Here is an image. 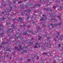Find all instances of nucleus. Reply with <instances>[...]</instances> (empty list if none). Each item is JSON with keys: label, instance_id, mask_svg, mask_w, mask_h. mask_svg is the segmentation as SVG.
<instances>
[{"label": "nucleus", "instance_id": "nucleus-26", "mask_svg": "<svg viewBox=\"0 0 63 63\" xmlns=\"http://www.w3.org/2000/svg\"><path fill=\"white\" fill-rule=\"evenodd\" d=\"M18 4H21V3H22V1H18Z\"/></svg>", "mask_w": 63, "mask_h": 63}, {"label": "nucleus", "instance_id": "nucleus-37", "mask_svg": "<svg viewBox=\"0 0 63 63\" xmlns=\"http://www.w3.org/2000/svg\"><path fill=\"white\" fill-rule=\"evenodd\" d=\"M27 19H28L29 18H30V16H28L27 17Z\"/></svg>", "mask_w": 63, "mask_h": 63}, {"label": "nucleus", "instance_id": "nucleus-12", "mask_svg": "<svg viewBox=\"0 0 63 63\" xmlns=\"http://www.w3.org/2000/svg\"><path fill=\"white\" fill-rule=\"evenodd\" d=\"M23 25H18V27H24V26H25V25L23 23Z\"/></svg>", "mask_w": 63, "mask_h": 63}, {"label": "nucleus", "instance_id": "nucleus-8", "mask_svg": "<svg viewBox=\"0 0 63 63\" xmlns=\"http://www.w3.org/2000/svg\"><path fill=\"white\" fill-rule=\"evenodd\" d=\"M19 35V36H20V35H21L19 33L17 32L16 33V35H14V36H12V37H16V35Z\"/></svg>", "mask_w": 63, "mask_h": 63}, {"label": "nucleus", "instance_id": "nucleus-32", "mask_svg": "<svg viewBox=\"0 0 63 63\" xmlns=\"http://www.w3.org/2000/svg\"><path fill=\"white\" fill-rule=\"evenodd\" d=\"M38 37H39V38L38 39V40H40L41 39V36H38Z\"/></svg>", "mask_w": 63, "mask_h": 63}, {"label": "nucleus", "instance_id": "nucleus-52", "mask_svg": "<svg viewBox=\"0 0 63 63\" xmlns=\"http://www.w3.org/2000/svg\"><path fill=\"white\" fill-rule=\"evenodd\" d=\"M37 29H40V27L38 26V28Z\"/></svg>", "mask_w": 63, "mask_h": 63}, {"label": "nucleus", "instance_id": "nucleus-30", "mask_svg": "<svg viewBox=\"0 0 63 63\" xmlns=\"http://www.w3.org/2000/svg\"><path fill=\"white\" fill-rule=\"evenodd\" d=\"M4 34V33H2V34L0 33V36H3V34Z\"/></svg>", "mask_w": 63, "mask_h": 63}, {"label": "nucleus", "instance_id": "nucleus-42", "mask_svg": "<svg viewBox=\"0 0 63 63\" xmlns=\"http://www.w3.org/2000/svg\"><path fill=\"white\" fill-rule=\"evenodd\" d=\"M24 6H23L22 7H21V9H24Z\"/></svg>", "mask_w": 63, "mask_h": 63}, {"label": "nucleus", "instance_id": "nucleus-11", "mask_svg": "<svg viewBox=\"0 0 63 63\" xmlns=\"http://www.w3.org/2000/svg\"><path fill=\"white\" fill-rule=\"evenodd\" d=\"M44 11H49V10L48 8H44Z\"/></svg>", "mask_w": 63, "mask_h": 63}, {"label": "nucleus", "instance_id": "nucleus-58", "mask_svg": "<svg viewBox=\"0 0 63 63\" xmlns=\"http://www.w3.org/2000/svg\"><path fill=\"white\" fill-rule=\"evenodd\" d=\"M47 15H49V13H47Z\"/></svg>", "mask_w": 63, "mask_h": 63}, {"label": "nucleus", "instance_id": "nucleus-19", "mask_svg": "<svg viewBox=\"0 0 63 63\" xmlns=\"http://www.w3.org/2000/svg\"><path fill=\"white\" fill-rule=\"evenodd\" d=\"M7 42H6L5 43L3 42L1 44V45H4V44H7Z\"/></svg>", "mask_w": 63, "mask_h": 63}, {"label": "nucleus", "instance_id": "nucleus-49", "mask_svg": "<svg viewBox=\"0 0 63 63\" xmlns=\"http://www.w3.org/2000/svg\"><path fill=\"white\" fill-rule=\"evenodd\" d=\"M54 40H55V41H57L56 39L55 38H54Z\"/></svg>", "mask_w": 63, "mask_h": 63}, {"label": "nucleus", "instance_id": "nucleus-62", "mask_svg": "<svg viewBox=\"0 0 63 63\" xmlns=\"http://www.w3.org/2000/svg\"><path fill=\"white\" fill-rule=\"evenodd\" d=\"M15 19H15V18L13 19L14 21H15Z\"/></svg>", "mask_w": 63, "mask_h": 63}, {"label": "nucleus", "instance_id": "nucleus-54", "mask_svg": "<svg viewBox=\"0 0 63 63\" xmlns=\"http://www.w3.org/2000/svg\"><path fill=\"white\" fill-rule=\"evenodd\" d=\"M42 0H40V3H41V2H42Z\"/></svg>", "mask_w": 63, "mask_h": 63}, {"label": "nucleus", "instance_id": "nucleus-35", "mask_svg": "<svg viewBox=\"0 0 63 63\" xmlns=\"http://www.w3.org/2000/svg\"><path fill=\"white\" fill-rule=\"evenodd\" d=\"M30 60H31L30 59H28V62H30Z\"/></svg>", "mask_w": 63, "mask_h": 63}, {"label": "nucleus", "instance_id": "nucleus-40", "mask_svg": "<svg viewBox=\"0 0 63 63\" xmlns=\"http://www.w3.org/2000/svg\"><path fill=\"white\" fill-rule=\"evenodd\" d=\"M7 41L8 42H10L11 41V40H10L9 39H8Z\"/></svg>", "mask_w": 63, "mask_h": 63}, {"label": "nucleus", "instance_id": "nucleus-39", "mask_svg": "<svg viewBox=\"0 0 63 63\" xmlns=\"http://www.w3.org/2000/svg\"><path fill=\"white\" fill-rule=\"evenodd\" d=\"M52 7L53 9H55V8H56V6H55Z\"/></svg>", "mask_w": 63, "mask_h": 63}, {"label": "nucleus", "instance_id": "nucleus-1", "mask_svg": "<svg viewBox=\"0 0 63 63\" xmlns=\"http://www.w3.org/2000/svg\"><path fill=\"white\" fill-rule=\"evenodd\" d=\"M31 33L32 34H34V35H36V34H37V32H32V31H29L28 30L27 31H23L22 32V33L24 35H27L29 33Z\"/></svg>", "mask_w": 63, "mask_h": 63}, {"label": "nucleus", "instance_id": "nucleus-29", "mask_svg": "<svg viewBox=\"0 0 63 63\" xmlns=\"http://www.w3.org/2000/svg\"><path fill=\"white\" fill-rule=\"evenodd\" d=\"M32 4H29L28 6H29V7H30L31 6H32Z\"/></svg>", "mask_w": 63, "mask_h": 63}, {"label": "nucleus", "instance_id": "nucleus-23", "mask_svg": "<svg viewBox=\"0 0 63 63\" xmlns=\"http://www.w3.org/2000/svg\"><path fill=\"white\" fill-rule=\"evenodd\" d=\"M11 27H13V28H16V27H15V26L14 24H13L11 26Z\"/></svg>", "mask_w": 63, "mask_h": 63}, {"label": "nucleus", "instance_id": "nucleus-21", "mask_svg": "<svg viewBox=\"0 0 63 63\" xmlns=\"http://www.w3.org/2000/svg\"><path fill=\"white\" fill-rule=\"evenodd\" d=\"M43 55L45 56H46V55H47V53L46 52L43 53Z\"/></svg>", "mask_w": 63, "mask_h": 63}, {"label": "nucleus", "instance_id": "nucleus-28", "mask_svg": "<svg viewBox=\"0 0 63 63\" xmlns=\"http://www.w3.org/2000/svg\"><path fill=\"white\" fill-rule=\"evenodd\" d=\"M43 16H44V17H46V16H47V15H46L45 14H43L42 15Z\"/></svg>", "mask_w": 63, "mask_h": 63}, {"label": "nucleus", "instance_id": "nucleus-59", "mask_svg": "<svg viewBox=\"0 0 63 63\" xmlns=\"http://www.w3.org/2000/svg\"><path fill=\"white\" fill-rule=\"evenodd\" d=\"M37 59H39V57H37Z\"/></svg>", "mask_w": 63, "mask_h": 63}, {"label": "nucleus", "instance_id": "nucleus-13", "mask_svg": "<svg viewBox=\"0 0 63 63\" xmlns=\"http://www.w3.org/2000/svg\"><path fill=\"white\" fill-rule=\"evenodd\" d=\"M15 48L16 50H17L18 51H19V50H20V49L18 48L17 47H15Z\"/></svg>", "mask_w": 63, "mask_h": 63}, {"label": "nucleus", "instance_id": "nucleus-25", "mask_svg": "<svg viewBox=\"0 0 63 63\" xmlns=\"http://www.w3.org/2000/svg\"><path fill=\"white\" fill-rule=\"evenodd\" d=\"M47 38L48 40H50L51 39V37H47Z\"/></svg>", "mask_w": 63, "mask_h": 63}, {"label": "nucleus", "instance_id": "nucleus-43", "mask_svg": "<svg viewBox=\"0 0 63 63\" xmlns=\"http://www.w3.org/2000/svg\"><path fill=\"white\" fill-rule=\"evenodd\" d=\"M41 62L42 63H44V62H44V61H41Z\"/></svg>", "mask_w": 63, "mask_h": 63}, {"label": "nucleus", "instance_id": "nucleus-41", "mask_svg": "<svg viewBox=\"0 0 63 63\" xmlns=\"http://www.w3.org/2000/svg\"><path fill=\"white\" fill-rule=\"evenodd\" d=\"M58 17H59V18H60V17H61V16L60 15L59 16H58Z\"/></svg>", "mask_w": 63, "mask_h": 63}, {"label": "nucleus", "instance_id": "nucleus-44", "mask_svg": "<svg viewBox=\"0 0 63 63\" xmlns=\"http://www.w3.org/2000/svg\"><path fill=\"white\" fill-rule=\"evenodd\" d=\"M13 7H14V8H16V5H14Z\"/></svg>", "mask_w": 63, "mask_h": 63}, {"label": "nucleus", "instance_id": "nucleus-61", "mask_svg": "<svg viewBox=\"0 0 63 63\" xmlns=\"http://www.w3.org/2000/svg\"><path fill=\"white\" fill-rule=\"evenodd\" d=\"M23 4H21V6H23Z\"/></svg>", "mask_w": 63, "mask_h": 63}, {"label": "nucleus", "instance_id": "nucleus-14", "mask_svg": "<svg viewBox=\"0 0 63 63\" xmlns=\"http://www.w3.org/2000/svg\"><path fill=\"white\" fill-rule=\"evenodd\" d=\"M7 4L6 3L5 4H3V3H1V6H3V7H6L7 5Z\"/></svg>", "mask_w": 63, "mask_h": 63}, {"label": "nucleus", "instance_id": "nucleus-34", "mask_svg": "<svg viewBox=\"0 0 63 63\" xmlns=\"http://www.w3.org/2000/svg\"><path fill=\"white\" fill-rule=\"evenodd\" d=\"M57 26V24H54V27H55V26Z\"/></svg>", "mask_w": 63, "mask_h": 63}, {"label": "nucleus", "instance_id": "nucleus-24", "mask_svg": "<svg viewBox=\"0 0 63 63\" xmlns=\"http://www.w3.org/2000/svg\"><path fill=\"white\" fill-rule=\"evenodd\" d=\"M36 44L37 45V46H39V47H41V46H40V44H38L37 43H36Z\"/></svg>", "mask_w": 63, "mask_h": 63}, {"label": "nucleus", "instance_id": "nucleus-60", "mask_svg": "<svg viewBox=\"0 0 63 63\" xmlns=\"http://www.w3.org/2000/svg\"><path fill=\"white\" fill-rule=\"evenodd\" d=\"M57 6V7H59V5H56Z\"/></svg>", "mask_w": 63, "mask_h": 63}, {"label": "nucleus", "instance_id": "nucleus-56", "mask_svg": "<svg viewBox=\"0 0 63 63\" xmlns=\"http://www.w3.org/2000/svg\"><path fill=\"white\" fill-rule=\"evenodd\" d=\"M52 27H54V25L53 24L52 25Z\"/></svg>", "mask_w": 63, "mask_h": 63}, {"label": "nucleus", "instance_id": "nucleus-9", "mask_svg": "<svg viewBox=\"0 0 63 63\" xmlns=\"http://www.w3.org/2000/svg\"><path fill=\"white\" fill-rule=\"evenodd\" d=\"M20 20V22L21 23H23V22H22V18L19 17L18 19V21H19Z\"/></svg>", "mask_w": 63, "mask_h": 63}, {"label": "nucleus", "instance_id": "nucleus-17", "mask_svg": "<svg viewBox=\"0 0 63 63\" xmlns=\"http://www.w3.org/2000/svg\"><path fill=\"white\" fill-rule=\"evenodd\" d=\"M42 47H45V44L43 43H42Z\"/></svg>", "mask_w": 63, "mask_h": 63}, {"label": "nucleus", "instance_id": "nucleus-15", "mask_svg": "<svg viewBox=\"0 0 63 63\" xmlns=\"http://www.w3.org/2000/svg\"><path fill=\"white\" fill-rule=\"evenodd\" d=\"M41 21H45L46 20L43 17H42V18H41L40 19Z\"/></svg>", "mask_w": 63, "mask_h": 63}, {"label": "nucleus", "instance_id": "nucleus-6", "mask_svg": "<svg viewBox=\"0 0 63 63\" xmlns=\"http://www.w3.org/2000/svg\"><path fill=\"white\" fill-rule=\"evenodd\" d=\"M19 38H20V39H23V42L25 43H26V40L25 41H24V40H23V38H20V37L19 36H17V39H19Z\"/></svg>", "mask_w": 63, "mask_h": 63}, {"label": "nucleus", "instance_id": "nucleus-18", "mask_svg": "<svg viewBox=\"0 0 63 63\" xmlns=\"http://www.w3.org/2000/svg\"><path fill=\"white\" fill-rule=\"evenodd\" d=\"M8 30L7 31V33H10V32H9V31H10V30H11V29H8Z\"/></svg>", "mask_w": 63, "mask_h": 63}, {"label": "nucleus", "instance_id": "nucleus-53", "mask_svg": "<svg viewBox=\"0 0 63 63\" xmlns=\"http://www.w3.org/2000/svg\"><path fill=\"white\" fill-rule=\"evenodd\" d=\"M61 23H58V24L59 25H61Z\"/></svg>", "mask_w": 63, "mask_h": 63}, {"label": "nucleus", "instance_id": "nucleus-16", "mask_svg": "<svg viewBox=\"0 0 63 63\" xmlns=\"http://www.w3.org/2000/svg\"><path fill=\"white\" fill-rule=\"evenodd\" d=\"M5 48H6V49H7V51H9L10 50V49L9 48H8V46H7L6 47H5Z\"/></svg>", "mask_w": 63, "mask_h": 63}, {"label": "nucleus", "instance_id": "nucleus-55", "mask_svg": "<svg viewBox=\"0 0 63 63\" xmlns=\"http://www.w3.org/2000/svg\"><path fill=\"white\" fill-rule=\"evenodd\" d=\"M58 46L60 47V44H59L58 45Z\"/></svg>", "mask_w": 63, "mask_h": 63}, {"label": "nucleus", "instance_id": "nucleus-64", "mask_svg": "<svg viewBox=\"0 0 63 63\" xmlns=\"http://www.w3.org/2000/svg\"><path fill=\"white\" fill-rule=\"evenodd\" d=\"M53 25V24H52L51 23L50 24V25Z\"/></svg>", "mask_w": 63, "mask_h": 63}, {"label": "nucleus", "instance_id": "nucleus-47", "mask_svg": "<svg viewBox=\"0 0 63 63\" xmlns=\"http://www.w3.org/2000/svg\"><path fill=\"white\" fill-rule=\"evenodd\" d=\"M12 58L11 57H9V59H10V60H11V59Z\"/></svg>", "mask_w": 63, "mask_h": 63}, {"label": "nucleus", "instance_id": "nucleus-27", "mask_svg": "<svg viewBox=\"0 0 63 63\" xmlns=\"http://www.w3.org/2000/svg\"><path fill=\"white\" fill-rule=\"evenodd\" d=\"M0 29L2 31H3L4 30V29H3V28H0Z\"/></svg>", "mask_w": 63, "mask_h": 63}, {"label": "nucleus", "instance_id": "nucleus-46", "mask_svg": "<svg viewBox=\"0 0 63 63\" xmlns=\"http://www.w3.org/2000/svg\"><path fill=\"white\" fill-rule=\"evenodd\" d=\"M47 1L46 0L45 1H43V2H44V3H46V2H47Z\"/></svg>", "mask_w": 63, "mask_h": 63}, {"label": "nucleus", "instance_id": "nucleus-63", "mask_svg": "<svg viewBox=\"0 0 63 63\" xmlns=\"http://www.w3.org/2000/svg\"><path fill=\"white\" fill-rule=\"evenodd\" d=\"M2 46H0V47L2 48Z\"/></svg>", "mask_w": 63, "mask_h": 63}, {"label": "nucleus", "instance_id": "nucleus-3", "mask_svg": "<svg viewBox=\"0 0 63 63\" xmlns=\"http://www.w3.org/2000/svg\"><path fill=\"white\" fill-rule=\"evenodd\" d=\"M32 12V10L31 9H30L28 10H26L24 11V13L22 12L20 13V15L21 16H22L24 14H26V16H27V14L28 13H30V12Z\"/></svg>", "mask_w": 63, "mask_h": 63}, {"label": "nucleus", "instance_id": "nucleus-5", "mask_svg": "<svg viewBox=\"0 0 63 63\" xmlns=\"http://www.w3.org/2000/svg\"><path fill=\"white\" fill-rule=\"evenodd\" d=\"M5 19V18H4V17H3L2 19H0V27H2V24L1 23L2 22H1V20H4Z\"/></svg>", "mask_w": 63, "mask_h": 63}, {"label": "nucleus", "instance_id": "nucleus-48", "mask_svg": "<svg viewBox=\"0 0 63 63\" xmlns=\"http://www.w3.org/2000/svg\"><path fill=\"white\" fill-rule=\"evenodd\" d=\"M19 60H21V61H22V60H23V59H22V58H21L19 59Z\"/></svg>", "mask_w": 63, "mask_h": 63}, {"label": "nucleus", "instance_id": "nucleus-22", "mask_svg": "<svg viewBox=\"0 0 63 63\" xmlns=\"http://www.w3.org/2000/svg\"><path fill=\"white\" fill-rule=\"evenodd\" d=\"M60 0H57L56 2H58V3H60Z\"/></svg>", "mask_w": 63, "mask_h": 63}, {"label": "nucleus", "instance_id": "nucleus-2", "mask_svg": "<svg viewBox=\"0 0 63 63\" xmlns=\"http://www.w3.org/2000/svg\"><path fill=\"white\" fill-rule=\"evenodd\" d=\"M12 8H13V7L12 6H10V9H7L6 11H5L4 12H0V14L1 15L2 14H4L5 12H6V15H8V16H9V12H10V11H11V10H12Z\"/></svg>", "mask_w": 63, "mask_h": 63}, {"label": "nucleus", "instance_id": "nucleus-33", "mask_svg": "<svg viewBox=\"0 0 63 63\" xmlns=\"http://www.w3.org/2000/svg\"><path fill=\"white\" fill-rule=\"evenodd\" d=\"M9 24H10V23H9L8 22L6 23V24L5 25H9Z\"/></svg>", "mask_w": 63, "mask_h": 63}, {"label": "nucleus", "instance_id": "nucleus-51", "mask_svg": "<svg viewBox=\"0 0 63 63\" xmlns=\"http://www.w3.org/2000/svg\"><path fill=\"white\" fill-rule=\"evenodd\" d=\"M13 32H14V29H12V33H13Z\"/></svg>", "mask_w": 63, "mask_h": 63}, {"label": "nucleus", "instance_id": "nucleus-50", "mask_svg": "<svg viewBox=\"0 0 63 63\" xmlns=\"http://www.w3.org/2000/svg\"><path fill=\"white\" fill-rule=\"evenodd\" d=\"M27 27L28 28H30V26H27Z\"/></svg>", "mask_w": 63, "mask_h": 63}, {"label": "nucleus", "instance_id": "nucleus-57", "mask_svg": "<svg viewBox=\"0 0 63 63\" xmlns=\"http://www.w3.org/2000/svg\"><path fill=\"white\" fill-rule=\"evenodd\" d=\"M52 51H50L49 52V53H52Z\"/></svg>", "mask_w": 63, "mask_h": 63}, {"label": "nucleus", "instance_id": "nucleus-36", "mask_svg": "<svg viewBox=\"0 0 63 63\" xmlns=\"http://www.w3.org/2000/svg\"><path fill=\"white\" fill-rule=\"evenodd\" d=\"M34 48H38V47H37V46H36V45H35V46H34Z\"/></svg>", "mask_w": 63, "mask_h": 63}, {"label": "nucleus", "instance_id": "nucleus-10", "mask_svg": "<svg viewBox=\"0 0 63 63\" xmlns=\"http://www.w3.org/2000/svg\"><path fill=\"white\" fill-rule=\"evenodd\" d=\"M41 5V4H40V3H38V4H36L35 6H34L33 8H35V7L36 6H37V7H39Z\"/></svg>", "mask_w": 63, "mask_h": 63}, {"label": "nucleus", "instance_id": "nucleus-38", "mask_svg": "<svg viewBox=\"0 0 63 63\" xmlns=\"http://www.w3.org/2000/svg\"><path fill=\"white\" fill-rule=\"evenodd\" d=\"M9 6H10V5H11V2L10 1H9Z\"/></svg>", "mask_w": 63, "mask_h": 63}, {"label": "nucleus", "instance_id": "nucleus-7", "mask_svg": "<svg viewBox=\"0 0 63 63\" xmlns=\"http://www.w3.org/2000/svg\"><path fill=\"white\" fill-rule=\"evenodd\" d=\"M28 44L30 46L33 45V42H31V41L28 42Z\"/></svg>", "mask_w": 63, "mask_h": 63}, {"label": "nucleus", "instance_id": "nucleus-4", "mask_svg": "<svg viewBox=\"0 0 63 63\" xmlns=\"http://www.w3.org/2000/svg\"><path fill=\"white\" fill-rule=\"evenodd\" d=\"M18 47L20 48V50H21V53H23V52L25 53L26 52V51H27V50H23V48H22V47H21V46L20 45H19L18 46Z\"/></svg>", "mask_w": 63, "mask_h": 63}, {"label": "nucleus", "instance_id": "nucleus-31", "mask_svg": "<svg viewBox=\"0 0 63 63\" xmlns=\"http://www.w3.org/2000/svg\"><path fill=\"white\" fill-rule=\"evenodd\" d=\"M25 7L26 8H28V6L27 5H26L25 6Z\"/></svg>", "mask_w": 63, "mask_h": 63}, {"label": "nucleus", "instance_id": "nucleus-20", "mask_svg": "<svg viewBox=\"0 0 63 63\" xmlns=\"http://www.w3.org/2000/svg\"><path fill=\"white\" fill-rule=\"evenodd\" d=\"M17 0H13V4H16V1H17Z\"/></svg>", "mask_w": 63, "mask_h": 63}, {"label": "nucleus", "instance_id": "nucleus-45", "mask_svg": "<svg viewBox=\"0 0 63 63\" xmlns=\"http://www.w3.org/2000/svg\"><path fill=\"white\" fill-rule=\"evenodd\" d=\"M8 56H6V55H4L3 56V57H7Z\"/></svg>", "mask_w": 63, "mask_h": 63}]
</instances>
